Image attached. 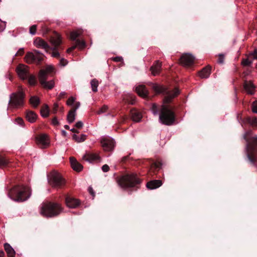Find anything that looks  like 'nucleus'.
<instances>
[{"instance_id": "obj_1", "label": "nucleus", "mask_w": 257, "mask_h": 257, "mask_svg": "<svg viewBox=\"0 0 257 257\" xmlns=\"http://www.w3.org/2000/svg\"><path fill=\"white\" fill-rule=\"evenodd\" d=\"M50 42L53 48H51L44 40L40 38H37L34 41V45L38 48L45 49L47 53L51 54V56L56 58H59L60 54L59 51L63 50L61 47V39L58 33L54 34L50 38Z\"/></svg>"}, {"instance_id": "obj_2", "label": "nucleus", "mask_w": 257, "mask_h": 257, "mask_svg": "<svg viewBox=\"0 0 257 257\" xmlns=\"http://www.w3.org/2000/svg\"><path fill=\"white\" fill-rule=\"evenodd\" d=\"M151 110L154 115L159 114L160 121L163 124L171 125L175 121V112L169 105H162L160 107L154 103L152 105Z\"/></svg>"}, {"instance_id": "obj_3", "label": "nucleus", "mask_w": 257, "mask_h": 257, "mask_svg": "<svg viewBox=\"0 0 257 257\" xmlns=\"http://www.w3.org/2000/svg\"><path fill=\"white\" fill-rule=\"evenodd\" d=\"M115 181L122 188L133 191L140 188L142 181L137 174L126 173L116 177Z\"/></svg>"}, {"instance_id": "obj_4", "label": "nucleus", "mask_w": 257, "mask_h": 257, "mask_svg": "<svg viewBox=\"0 0 257 257\" xmlns=\"http://www.w3.org/2000/svg\"><path fill=\"white\" fill-rule=\"evenodd\" d=\"M243 138L246 141V153L248 160L254 164L257 161V135L250 130L246 131Z\"/></svg>"}, {"instance_id": "obj_5", "label": "nucleus", "mask_w": 257, "mask_h": 257, "mask_svg": "<svg viewBox=\"0 0 257 257\" xmlns=\"http://www.w3.org/2000/svg\"><path fill=\"white\" fill-rule=\"evenodd\" d=\"M8 195L14 201L23 202L30 198L31 192L29 187L24 185H16L9 190Z\"/></svg>"}, {"instance_id": "obj_6", "label": "nucleus", "mask_w": 257, "mask_h": 257, "mask_svg": "<svg viewBox=\"0 0 257 257\" xmlns=\"http://www.w3.org/2000/svg\"><path fill=\"white\" fill-rule=\"evenodd\" d=\"M63 211V208L59 203L46 202L42 204L40 213L44 217H53L58 216Z\"/></svg>"}, {"instance_id": "obj_7", "label": "nucleus", "mask_w": 257, "mask_h": 257, "mask_svg": "<svg viewBox=\"0 0 257 257\" xmlns=\"http://www.w3.org/2000/svg\"><path fill=\"white\" fill-rule=\"evenodd\" d=\"M149 85L150 88L154 90L156 94L166 95L165 102L166 103H170L173 98L177 96L179 94V90L177 88H175L171 91H168L164 86H160L157 84L150 82Z\"/></svg>"}, {"instance_id": "obj_8", "label": "nucleus", "mask_w": 257, "mask_h": 257, "mask_svg": "<svg viewBox=\"0 0 257 257\" xmlns=\"http://www.w3.org/2000/svg\"><path fill=\"white\" fill-rule=\"evenodd\" d=\"M25 92L21 88L17 92L12 93L10 96L9 104L11 107H22L24 105Z\"/></svg>"}, {"instance_id": "obj_9", "label": "nucleus", "mask_w": 257, "mask_h": 257, "mask_svg": "<svg viewBox=\"0 0 257 257\" xmlns=\"http://www.w3.org/2000/svg\"><path fill=\"white\" fill-rule=\"evenodd\" d=\"M48 183L51 187L56 188H61L64 186L66 181L61 174L56 172H51L48 175Z\"/></svg>"}, {"instance_id": "obj_10", "label": "nucleus", "mask_w": 257, "mask_h": 257, "mask_svg": "<svg viewBox=\"0 0 257 257\" xmlns=\"http://www.w3.org/2000/svg\"><path fill=\"white\" fill-rule=\"evenodd\" d=\"M44 55L39 51L35 50L33 52H28L25 56V61L27 63H35L39 65L43 61Z\"/></svg>"}, {"instance_id": "obj_11", "label": "nucleus", "mask_w": 257, "mask_h": 257, "mask_svg": "<svg viewBox=\"0 0 257 257\" xmlns=\"http://www.w3.org/2000/svg\"><path fill=\"white\" fill-rule=\"evenodd\" d=\"M47 76L48 72L46 70L42 69L40 70L39 74H38V79H39L40 84L42 85L43 88L52 89L54 87V82L53 80L46 81Z\"/></svg>"}, {"instance_id": "obj_12", "label": "nucleus", "mask_w": 257, "mask_h": 257, "mask_svg": "<svg viewBox=\"0 0 257 257\" xmlns=\"http://www.w3.org/2000/svg\"><path fill=\"white\" fill-rule=\"evenodd\" d=\"M194 59V57L192 55L186 53L181 55L180 62L183 66L189 67L193 65Z\"/></svg>"}, {"instance_id": "obj_13", "label": "nucleus", "mask_w": 257, "mask_h": 257, "mask_svg": "<svg viewBox=\"0 0 257 257\" xmlns=\"http://www.w3.org/2000/svg\"><path fill=\"white\" fill-rule=\"evenodd\" d=\"M28 68L27 66L24 64H19L17 66L16 68L17 73L18 74L19 77L21 78L22 80L27 79L28 76H30Z\"/></svg>"}, {"instance_id": "obj_14", "label": "nucleus", "mask_w": 257, "mask_h": 257, "mask_svg": "<svg viewBox=\"0 0 257 257\" xmlns=\"http://www.w3.org/2000/svg\"><path fill=\"white\" fill-rule=\"evenodd\" d=\"M102 147L103 149L105 152H111L113 150L115 143L114 141L111 139L104 138L102 139L101 141Z\"/></svg>"}, {"instance_id": "obj_15", "label": "nucleus", "mask_w": 257, "mask_h": 257, "mask_svg": "<svg viewBox=\"0 0 257 257\" xmlns=\"http://www.w3.org/2000/svg\"><path fill=\"white\" fill-rule=\"evenodd\" d=\"M65 203L67 207L71 208H75L79 206L80 201L74 197L67 195L65 197Z\"/></svg>"}, {"instance_id": "obj_16", "label": "nucleus", "mask_w": 257, "mask_h": 257, "mask_svg": "<svg viewBox=\"0 0 257 257\" xmlns=\"http://www.w3.org/2000/svg\"><path fill=\"white\" fill-rule=\"evenodd\" d=\"M37 144L41 148H45L48 146L50 143L48 137L45 135H41L36 138Z\"/></svg>"}, {"instance_id": "obj_17", "label": "nucleus", "mask_w": 257, "mask_h": 257, "mask_svg": "<svg viewBox=\"0 0 257 257\" xmlns=\"http://www.w3.org/2000/svg\"><path fill=\"white\" fill-rule=\"evenodd\" d=\"M136 91L137 94L141 97L144 98H147L148 97V90L146 86L144 85L137 86Z\"/></svg>"}, {"instance_id": "obj_18", "label": "nucleus", "mask_w": 257, "mask_h": 257, "mask_svg": "<svg viewBox=\"0 0 257 257\" xmlns=\"http://www.w3.org/2000/svg\"><path fill=\"white\" fill-rule=\"evenodd\" d=\"M132 119L135 122H140L142 118L141 112L135 108H133L130 111Z\"/></svg>"}, {"instance_id": "obj_19", "label": "nucleus", "mask_w": 257, "mask_h": 257, "mask_svg": "<svg viewBox=\"0 0 257 257\" xmlns=\"http://www.w3.org/2000/svg\"><path fill=\"white\" fill-rule=\"evenodd\" d=\"M243 88L248 94H253L254 91V86L251 82L247 81L246 80L244 81L243 83Z\"/></svg>"}, {"instance_id": "obj_20", "label": "nucleus", "mask_w": 257, "mask_h": 257, "mask_svg": "<svg viewBox=\"0 0 257 257\" xmlns=\"http://www.w3.org/2000/svg\"><path fill=\"white\" fill-rule=\"evenodd\" d=\"M162 185V181L160 180H154L148 182L146 186L149 189H156Z\"/></svg>"}, {"instance_id": "obj_21", "label": "nucleus", "mask_w": 257, "mask_h": 257, "mask_svg": "<svg viewBox=\"0 0 257 257\" xmlns=\"http://www.w3.org/2000/svg\"><path fill=\"white\" fill-rule=\"evenodd\" d=\"M85 47V43L84 41L81 40H76V43L74 46L71 47L67 50V53H70L74 51L77 47L80 49H82Z\"/></svg>"}, {"instance_id": "obj_22", "label": "nucleus", "mask_w": 257, "mask_h": 257, "mask_svg": "<svg viewBox=\"0 0 257 257\" xmlns=\"http://www.w3.org/2000/svg\"><path fill=\"white\" fill-rule=\"evenodd\" d=\"M83 159L89 162H92L95 161L100 160L99 155L95 153H87L83 156Z\"/></svg>"}, {"instance_id": "obj_23", "label": "nucleus", "mask_w": 257, "mask_h": 257, "mask_svg": "<svg viewBox=\"0 0 257 257\" xmlns=\"http://www.w3.org/2000/svg\"><path fill=\"white\" fill-rule=\"evenodd\" d=\"M211 72V67L208 65L207 67H204L199 72V76L202 78H207L210 76Z\"/></svg>"}, {"instance_id": "obj_24", "label": "nucleus", "mask_w": 257, "mask_h": 257, "mask_svg": "<svg viewBox=\"0 0 257 257\" xmlns=\"http://www.w3.org/2000/svg\"><path fill=\"white\" fill-rule=\"evenodd\" d=\"M243 124H249L253 126H257V118L256 117H246L242 119V125Z\"/></svg>"}, {"instance_id": "obj_25", "label": "nucleus", "mask_w": 257, "mask_h": 257, "mask_svg": "<svg viewBox=\"0 0 257 257\" xmlns=\"http://www.w3.org/2000/svg\"><path fill=\"white\" fill-rule=\"evenodd\" d=\"M69 160H70L71 167L74 170L77 172H80L82 170L83 168L82 165L77 162L75 158L71 157Z\"/></svg>"}, {"instance_id": "obj_26", "label": "nucleus", "mask_w": 257, "mask_h": 257, "mask_svg": "<svg viewBox=\"0 0 257 257\" xmlns=\"http://www.w3.org/2000/svg\"><path fill=\"white\" fill-rule=\"evenodd\" d=\"M161 68V64L160 62L157 61L155 64L153 65L150 67V71L152 72L153 75L156 76L160 74Z\"/></svg>"}, {"instance_id": "obj_27", "label": "nucleus", "mask_w": 257, "mask_h": 257, "mask_svg": "<svg viewBox=\"0 0 257 257\" xmlns=\"http://www.w3.org/2000/svg\"><path fill=\"white\" fill-rule=\"evenodd\" d=\"M124 103L131 105H134L135 102V96L132 94H125L123 97Z\"/></svg>"}, {"instance_id": "obj_28", "label": "nucleus", "mask_w": 257, "mask_h": 257, "mask_svg": "<svg viewBox=\"0 0 257 257\" xmlns=\"http://www.w3.org/2000/svg\"><path fill=\"white\" fill-rule=\"evenodd\" d=\"M4 249H5L7 252V256H15V251L12 246L8 243H6L4 245Z\"/></svg>"}, {"instance_id": "obj_29", "label": "nucleus", "mask_w": 257, "mask_h": 257, "mask_svg": "<svg viewBox=\"0 0 257 257\" xmlns=\"http://www.w3.org/2000/svg\"><path fill=\"white\" fill-rule=\"evenodd\" d=\"M37 115L33 111H29L26 113V118L28 121L34 123L37 120Z\"/></svg>"}, {"instance_id": "obj_30", "label": "nucleus", "mask_w": 257, "mask_h": 257, "mask_svg": "<svg viewBox=\"0 0 257 257\" xmlns=\"http://www.w3.org/2000/svg\"><path fill=\"white\" fill-rule=\"evenodd\" d=\"M40 113L43 117L46 118L49 116L50 114V108L48 105L44 104L42 105V107H41Z\"/></svg>"}, {"instance_id": "obj_31", "label": "nucleus", "mask_w": 257, "mask_h": 257, "mask_svg": "<svg viewBox=\"0 0 257 257\" xmlns=\"http://www.w3.org/2000/svg\"><path fill=\"white\" fill-rule=\"evenodd\" d=\"M162 166V163L158 161L156 162H155L153 160H152L151 162V169L152 170L154 171V173L156 171H159L161 168V167Z\"/></svg>"}, {"instance_id": "obj_32", "label": "nucleus", "mask_w": 257, "mask_h": 257, "mask_svg": "<svg viewBox=\"0 0 257 257\" xmlns=\"http://www.w3.org/2000/svg\"><path fill=\"white\" fill-rule=\"evenodd\" d=\"M40 98L37 96H31L30 98V103L32 105H33V107H37L40 104Z\"/></svg>"}, {"instance_id": "obj_33", "label": "nucleus", "mask_w": 257, "mask_h": 257, "mask_svg": "<svg viewBox=\"0 0 257 257\" xmlns=\"http://www.w3.org/2000/svg\"><path fill=\"white\" fill-rule=\"evenodd\" d=\"M9 161L6 156L0 155V167L3 168L9 165Z\"/></svg>"}, {"instance_id": "obj_34", "label": "nucleus", "mask_w": 257, "mask_h": 257, "mask_svg": "<svg viewBox=\"0 0 257 257\" xmlns=\"http://www.w3.org/2000/svg\"><path fill=\"white\" fill-rule=\"evenodd\" d=\"M76 116V112L69 110L68 115H67V120L69 123H71L74 122L75 120V117Z\"/></svg>"}, {"instance_id": "obj_35", "label": "nucleus", "mask_w": 257, "mask_h": 257, "mask_svg": "<svg viewBox=\"0 0 257 257\" xmlns=\"http://www.w3.org/2000/svg\"><path fill=\"white\" fill-rule=\"evenodd\" d=\"M90 85H91L92 90L94 92H96L97 91V87L98 85V82L97 79H93L91 81H90Z\"/></svg>"}, {"instance_id": "obj_36", "label": "nucleus", "mask_w": 257, "mask_h": 257, "mask_svg": "<svg viewBox=\"0 0 257 257\" xmlns=\"http://www.w3.org/2000/svg\"><path fill=\"white\" fill-rule=\"evenodd\" d=\"M26 80H28V82H29L30 85L35 86L36 84H37V79L36 78L35 75L28 76V78Z\"/></svg>"}, {"instance_id": "obj_37", "label": "nucleus", "mask_w": 257, "mask_h": 257, "mask_svg": "<svg viewBox=\"0 0 257 257\" xmlns=\"http://www.w3.org/2000/svg\"><path fill=\"white\" fill-rule=\"evenodd\" d=\"M73 139L77 143H81L84 142L86 139V136L85 135H81V137H79L76 135H73Z\"/></svg>"}, {"instance_id": "obj_38", "label": "nucleus", "mask_w": 257, "mask_h": 257, "mask_svg": "<svg viewBox=\"0 0 257 257\" xmlns=\"http://www.w3.org/2000/svg\"><path fill=\"white\" fill-rule=\"evenodd\" d=\"M80 36V33L77 31H73L70 33V39L72 41L75 42L76 43V40H80L77 38Z\"/></svg>"}, {"instance_id": "obj_39", "label": "nucleus", "mask_w": 257, "mask_h": 257, "mask_svg": "<svg viewBox=\"0 0 257 257\" xmlns=\"http://www.w3.org/2000/svg\"><path fill=\"white\" fill-rule=\"evenodd\" d=\"M241 63L243 66H249L252 63V61L249 60L248 58H245L242 59Z\"/></svg>"}, {"instance_id": "obj_40", "label": "nucleus", "mask_w": 257, "mask_h": 257, "mask_svg": "<svg viewBox=\"0 0 257 257\" xmlns=\"http://www.w3.org/2000/svg\"><path fill=\"white\" fill-rule=\"evenodd\" d=\"M16 122L20 126H24V119L21 117H17L16 118Z\"/></svg>"}, {"instance_id": "obj_41", "label": "nucleus", "mask_w": 257, "mask_h": 257, "mask_svg": "<svg viewBox=\"0 0 257 257\" xmlns=\"http://www.w3.org/2000/svg\"><path fill=\"white\" fill-rule=\"evenodd\" d=\"M108 109L107 105H103V106L100 108L99 110L97 111V114H102L103 112H105Z\"/></svg>"}, {"instance_id": "obj_42", "label": "nucleus", "mask_w": 257, "mask_h": 257, "mask_svg": "<svg viewBox=\"0 0 257 257\" xmlns=\"http://www.w3.org/2000/svg\"><path fill=\"white\" fill-rule=\"evenodd\" d=\"M37 25H33L30 27V33L32 35H35L37 32Z\"/></svg>"}, {"instance_id": "obj_43", "label": "nucleus", "mask_w": 257, "mask_h": 257, "mask_svg": "<svg viewBox=\"0 0 257 257\" xmlns=\"http://www.w3.org/2000/svg\"><path fill=\"white\" fill-rule=\"evenodd\" d=\"M75 101V98L73 96L69 97L66 101L67 105H72Z\"/></svg>"}, {"instance_id": "obj_44", "label": "nucleus", "mask_w": 257, "mask_h": 257, "mask_svg": "<svg viewBox=\"0 0 257 257\" xmlns=\"http://www.w3.org/2000/svg\"><path fill=\"white\" fill-rule=\"evenodd\" d=\"M51 123H52L53 125L55 126L59 125V122L56 116L54 117L52 120H51Z\"/></svg>"}, {"instance_id": "obj_45", "label": "nucleus", "mask_w": 257, "mask_h": 257, "mask_svg": "<svg viewBox=\"0 0 257 257\" xmlns=\"http://www.w3.org/2000/svg\"><path fill=\"white\" fill-rule=\"evenodd\" d=\"M68 63V61H67L66 59L61 58L60 61H59V64H60L62 66H65Z\"/></svg>"}, {"instance_id": "obj_46", "label": "nucleus", "mask_w": 257, "mask_h": 257, "mask_svg": "<svg viewBox=\"0 0 257 257\" xmlns=\"http://www.w3.org/2000/svg\"><path fill=\"white\" fill-rule=\"evenodd\" d=\"M58 110V105L57 103H55L53 105V107L52 110H51V112L53 114H56Z\"/></svg>"}, {"instance_id": "obj_47", "label": "nucleus", "mask_w": 257, "mask_h": 257, "mask_svg": "<svg viewBox=\"0 0 257 257\" xmlns=\"http://www.w3.org/2000/svg\"><path fill=\"white\" fill-rule=\"evenodd\" d=\"M251 110H252L253 113H257V102H253Z\"/></svg>"}, {"instance_id": "obj_48", "label": "nucleus", "mask_w": 257, "mask_h": 257, "mask_svg": "<svg viewBox=\"0 0 257 257\" xmlns=\"http://www.w3.org/2000/svg\"><path fill=\"white\" fill-rule=\"evenodd\" d=\"M224 60V55L223 54L219 55V58H218V60H217L218 63L222 64Z\"/></svg>"}, {"instance_id": "obj_49", "label": "nucleus", "mask_w": 257, "mask_h": 257, "mask_svg": "<svg viewBox=\"0 0 257 257\" xmlns=\"http://www.w3.org/2000/svg\"><path fill=\"white\" fill-rule=\"evenodd\" d=\"M80 106V102H76L75 104H74V106L72 108V109L70 110L71 111H73L74 112H76V110Z\"/></svg>"}, {"instance_id": "obj_50", "label": "nucleus", "mask_w": 257, "mask_h": 257, "mask_svg": "<svg viewBox=\"0 0 257 257\" xmlns=\"http://www.w3.org/2000/svg\"><path fill=\"white\" fill-rule=\"evenodd\" d=\"M24 54V49L20 48L18 51H17L16 56H21Z\"/></svg>"}, {"instance_id": "obj_51", "label": "nucleus", "mask_w": 257, "mask_h": 257, "mask_svg": "<svg viewBox=\"0 0 257 257\" xmlns=\"http://www.w3.org/2000/svg\"><path fill=\"white\" fill-rule=\"evenodd\" d=\"M109 169L110 168H109V166L107 164H105L102 167V170L103 172H107Z\"/></svg>"}, {"instance_id": "obj_52", "label": "nucleus", "mask_w": 257, "mask_h": 257, "mask_svg": "<svg viewBox=\"0 0 257 257\" xmlns=\"http://www.w3.org/2000/svg\"><path fill=\"white\" fill-rule=\"evenodd\" d=\"M123 60V58H122L120 56H116L113 58V61L118 62H121Z\"/></svg>"}, {"instance_id": "obj_53", "label": "nucleus", "mask_w": 257, "mask_h": 257, "mask_svg": "<svg viewBox=\"0 0 257 257\" xmlns=\"http://www.w3.org/2000/svg\"><path fill=\"white\" fill-rule=\"evenodd\" d=\"M83 126L82 121H78L75 124V126L77 128H81Z\"/></svg>"}, {"instance_id": "obj_54", "label": "nucleus", "mask_w": 257, "mask_h": 257, "mask_svg": "<svg viewBox=\"0 0 257 257\" xmlns=\"http://www.w3.org/2000/svg\"><path fill=\"white\" fill-rule=\"evenodd\" d=\"M253 56L254 59H257V49L254 50L253 52L250 54Z\"/></svg>"}, {"instance_id": "obj_55", "label": "nucleus", "mask_w": 257, "mask_h": 257, "mask_svg": "<svg viewBox=\"0 0 257 257\" xmlns=\"http://www.w3.org/2000/svg\"><path fill=\"white\" fill-rule=\"evenodd\" d=\"M88 191H89V192L90 194V195H92L93 197H94L95 193H94V191L93 190L92 188L91 187H89L88 188Z\"/></svg>"}, {"instance_id": "obj_56", "label": "nucleus", "mask_w": 257, "mask_h": 257, "mask_svg": "<svg viewBox=\"0 0 257 257\" xmlns=\"http://www.w3.org/2000/svg\"><path fill=\"white\" fill-rule=\"evenodd\" d=\"M5 28H6V23L4 22V25H0V32L2 31H3V30L5 29Z\"/></svg>"}, {"instance_id": "obj_57", "label": "nucleus", "mask_w": 257, "mask_h": 257, "mask_svg": "<svg viewBox=\"0 0 257 257\" xmlns=\"http://www.w3.org/2000/svg\"><path fill=\"white\" fill-rule=\"evenodd\" d=\"M128 156L123 157L122 158H121V162H125V161L128 159Z\"/></svg>"}, {"instance_id": "obj_58", "label": "nucleus", "mask_w": 257, "mask_h": 257, "mask_svg": "<svg viewBox=\"0 0 257 257\" xmlns=\"http://www.w3.org/2000/svg\"><path fill=\"white\" fill-rule=\"evenodd\" d=\"M66 94L65 92L60 93V94H59V98H60V99L63 98Z\"/></svg>"}, {"instance_id": "obj_59", "label": "nucleus", "mask_w": 257, "mask_h": 257, "mask_svg": "<svg viewBox=\"0 0 257 257\" xmlns=\"http://www.w3.org/2000/svg\"><path fill=\"white\" fill-rule=\"evenodd\" d=\"M71 131L72 133H76V134H78L79 133V131H77V130H76L74 128H73L72 129H71Z\"/></svg>"}, {"instance_id": "obj_60", "label": "nucleus", "mask_w": 257, "mask_h": 257, "mask_svg": "<svg viewBox=\"0 0 257 257\" xmlns=\"http://www.w3.org/2000/svg\"><path fill=\"white\" fill-rule=\"evenodd\" d=\"M5 253L3 251L0 250V257H4Z\"/></svg>"}, {"instance_id": "obj_61", "label": "nucleus", "mask_w": 257, "mask_h": 257, "mask_svg": "<svg viewBox=\"0 0 257 257\" xmlns=\"http://www.w3.org/2000/svg\"><path fill=\"white\" fill-rule=\"evenodd\" d=\"M61 133H62V135L65 137L67 135V133L66 131L63 130L62 132H61Z\"/></svg>"}, {"instance_id": "obj_62", "label": "nucleus", "mask_w": 257, "mask_h": 257, "mask_svg": "<svg viewBox=\"0 0 257 257\" xmlns=\"http://www.w3.org/2000/svg\"><path fill=\"white\" fill-rule=\"evenodd\" d=\"M64 128H65L66 130H69V126L67 125H65L64 126Z\"/></svg>"}, {"instance_id": "obj_63", "label": "nucleus", "mask_w": 257, "mask_h": 257, "mask_svg": "<svg viewBox=\"0 0 257 257\" xmlns=\"http://www.w3.org/2000/svg\"><path fill=\"white\" fill-rule=\"evenodd\" d=\"M59 111H60L61 112H63V111H64L63 107H62V108H61L60 109H59Z\"/></svg>"}, {"instance_id": "obj_64", "label": "nucleus", "mask_w": 257, "mask_h": 257, "mask_svg": "<svg viewBox=\"0 0 257 257\" xmlns=\"http://www.w3.org/2000/svg\"><path fill=\"white\" fill-rule=\"evenodd\" d=\"M8 257H15V256H8Z\"/></svg>"}]
</instances>
